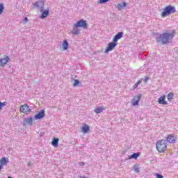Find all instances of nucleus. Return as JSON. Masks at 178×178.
Segmentation results:
<instances>
[{
  "label": "nucleus",
  "mask_w": 178,
  "mask_h": 178,
  "mask_svg": "<svg viewBox=\"0 0 178 178\" xmlns=\"http://www.w3.org/2000/svg\"><path fill=\"white\" fill-rule=\"evenodd\" d=\"M154 36L158 44H161V45H167V44L170 43L175 38V32H165L163 33H155Z\"/></svg>",
  "instance_id": "f257e3e1"
},
{
  "label": "nucleus",
  "mask_w": 178,
  "mask_h": 178,
  "mask_svg": "<svg viewBox=\"0 0 178 178\" xmlns=\"http://www.w3.org/2000/svg\"><path fill=\"white\" fill-rule=\"evenodd\" d=\"M156 149L159 152H165L168 148V142L165 140H160L156 142Z\"/></svg>",
  "instance_id": "f03ea898"
},
{
  "label": "nucleus",
  "mask_w": 178,
  "mask_h": 178,
  "mask_svg": "<svg viewBox=\"0 0 178 178\" xmlns=\"http://www.w3.org/2000/svg\"><path fill=\"white\" fill-rule=\"evenodd\" d=\"M173 13H176V8H175V6H168L163 9L161 16L162 17H166V16L173 15Z\"/></svg>",
  "instance_id": "7ed1b4c3"
},
{
  "label": "nucleus",
  "mask_w": 178,
  "mask_h": 178,
  "mask_svg": "<svg viewBox=\"0 0 178 178\" xmlns=\"http://www.w3.org/2000/svg\"><path fill=\"white\" fill-rule=\"evenodd\" d=\"M75 29H79V27H82V29H88L87 22L84 19H80L75 24H74Z\"/></svg>",
  "instance_id": "20e7f679"
},
{
  "label": "nucleus",
  "mask_w": 178,
  "mask_h": 178,
  "mask_svg": "<svg viewBox=\"0 0 178 178\" xmlns=\"http://www.w3.org/2000/svg\"><path fill=\"white\" fill-rule=\"evenodd\" d=\"M33 9H40V12H42L44 9V2L42 1H38L33 4Z\"/></svg>",
  "instance_id": "39448f33"
},
{
  "label": "nucleus",
  "mask_w": 178,
  "mask_h": 178,
  "mask_svg": "<svg viewBox=\"0 0 178 178\" xmlns=\"http://www.w3.org/2000/svg\"><path fill=\"white\" fill-rule=\"evenodd\" d=\"M118 46V43L116 42H112L108 43L107 48L105 50L106 54L108 52H111V51L113 50Z\"/></svg>",
  "instance_id": "423d86ee"
},
{
  "label": "nucleus",
  "mask_w": 178,
  "mask_h": 178,
  "mask_svg": "<svg viewBox=\"0 0 178 178\" xmlns=\"http://www.w3.org/2000/svg\"><path fill=\"white\" fill-rule=\"evenodd\" d=\"M20 112H22L23 113H25V115H28L29 113L31 112V109H30V107L27 106V104H24L23 106H21L19 108Z\"/></svg>",
  "instance_id": "0eeeda50"
},
{
  "label": "nucleus",
  "mask_w": 178,
  "mask_h": 178,
  "mask_svg": "<svg viewBox=\"0 0 178 178\" xmlns=\"http://www.w3.org/2000/svg\"><path fill=\"white\" fill-rule=\"evenodd\" d=\"M43 118H45V111L41 110L35 115L34 119L35 120H40Z\"/></svg>",
  "instance_id": "6e6552de"
},
{
  "label": "nucleus",
  "mask_w": 178,
  "mask_h": 178,
  "mask_svg": "<svg viewBox=\"0 0 178 178\" xmlns=\"http://www.w3.org/2000/svg\"><path fill=\"white\" fill-rule=\"evenodd\" d=\"M142 96L143 95L141 94H139L134 97L132 100L134 106H137V105H138V102H140V99H141Z\"/></svg>",
  "instance_id": "1a4fd4ad"
},
{
  "label": "nucleus",
  "mask_w": 178,
  "mask_h": 178,
  "mask_svg": "<svg viewBox=\"0 0 178 178\" xmlns=\"http://www.w3.org/2000/svg\"><path fill=\"white\" fill-rule=\"evenodd\" d=\"M123 34H124L123 31L118 32L113 39V42H118V41H119V40L123 37Z\"/></svg>",
  "instance_id": "9d476101"
},
{
  "label": "nucleus",
  "mask_w": 178,
  "mask_h": 178,
  "mask_svg": "<svg viewBox=\"0 0 178 178\" xmlns=\"http://www.w3.org/2000/svg\"><path fill=\"white\" fill-rule=\"evenodd\" d=\"M165 99H166V96H165V95L161 96L158 99V102L161 105H168V102L165 101Z\"/></svg>",
  "instance_id": "9b49d317"
},
{
  "label": "nucleus",
  "mask_w": 178,
  "mask_h": 178,
  "mask_svg": "<svg viewBox=\"0 0 178 178\" xmlns=\"http://www.w3.org/2000/svg\"><path fill=\"white\" fill-rule=\"evenodd\" d=\"M9 62V56H5L4 58L0 59V66H5Z\"/></svg>",
  "instance_id": "f8f14e48"
},
{
  "label": "nucleus",
  "mask_w": 178,
  "mask_h": 178,
  "mask_svg": "<svg viewBox=\"0 0 178 178\" xmlns=\"http://www.w3.org/2000/svg\"><path fill=\"white\" fill-rule=\"evenodd\" d=\"M48 15H49V10H44V8H42V15L40 16V18L45 19Z\"/></svg>",
  "instance_id": "ddd939ff"
},
{
  "label": "nucleus",
  "mask_w": 178,
  "mask_h": 178,
  "mask_svg": "<svg viewBox=\"0 0 178 178\" xmlns=\"http://www.w3.org/2000/svg\"><path fill=\"white\" fill-rule=\"evenodd\" d=\"M166 140L168 143H170L171 144H173V143L176 142V139L175 138V136L173 135H168V137L166 138Z\"/></svg>",
  "instance_id": "4468645a"
},
{
  "label": "nucleus",
  "mask_w": 178,
  "mask_h": 178,
  "mask_svg": "<svg viewBox=\"0 0 178 178\" xmlns=\"http://www.w3.org/2000/svg\"><path fill=\"white\" fill-rule=\"evenodd\" d=\"M26 124H29L30 126L33 124V118H27L24 120V126H26Z\"/></svg>",
  "instance_id": "2eb2a0df"
},
{
  "label": "nucleus",
  "mask_w": 178,
  "mask_h": 178,
  "mask_svg": "<svg viewBox=\"0 0 178 178\" xmlns=\"http://www.w3.org/2000/svg\"><path fill=\"white\" fill-rule=\"evenodd\" d=\"M126 6H127V3L126 2L120 3L117 5L118 10H122L123 8H126Z\"/></svg>",
  "instance_id": "dca6fc26"
},
{
  "label": "nucleus",
  "mask_w": 178,
  "mask_h": 178,
  "mask_svg": "<svg viewBox=\"0 0 178 178\" xmlns=\"http://www.w3.org/2000/svg\"><path fill=\"white\" fill-rule=\"evenodd\" d=\"M51 144H52L53 147H55L56 148V147H58V145L59 144V138H54L53 140L51 142Z\"/></svg>",
  "instance_id": "f3484780"
},
{
  "label": "nucleus",
  "mask_w": 178,
  "mask_h": 178,
  "mask_svg": "<svg viewBox=\"0 0 178 178\" xmlns=\"http://www.w3.org/2000/svg\"><path fill=\"white\" fill-rule=\"evenodd\" d=\"M140 156V152L134 153L132 155L128 157V159H137Z\"/></svg>",
  "instance_id": "a211bd4d"
},
{
  "label": "nucleus",
  "mask_w": 178,
  "mask_h": 178,
  "mask_svg": "<svg viewBox=\"0 0 178 178\" xmlns=\"http://www.w3.org/2000/svg\"><path fill=\"white\" fill-rule=\"evenodd\" d=\"M8 162H9V159L6 157H3L0 160V164L4 165H6V163H8Z\"/></svg>",
  "instance_id": "6ab92c4d"
},
{
  "label": "nucleus",
  "mask_w": 178,
  "mask_h": 178,
  "mask_svg": "<svg viewBox=\"0 0 178 178\" xmlns=\"http://www.w3.org/2000/svg\"><path fill=\"white\" fill-rule=\"evenodd\" d=\"M69 48V42H67V40H63V49L64 51H66Z\"/></svg>",
  "instance_id": "aec40b11"
},
{
  "label": "nucleus",
  "mask_w": 178,
  "mask_h": 178,
  "mask_svg": "<svg viewBox=\"0 0 178 178\" xmlns=\"http://www.w3.org/2000/svg\"><path fill=\"white\" fill-rule=\"evenodd\" d=\"M82 131L83 133H88V131H90V126L85 124L83 127H82Z\"/></svg>",
  "instance_id": "412c9836"
},
{
  "label": "nucleus",
  "mask_w": 178,
  "mask_h": 178,
  "mask_svg": "<svg viewBox=\"0 0 178 178\" xmlns=\"http://www.w3.org/2000/svg\"><path fill=\"white\" fill-rule=\"evenodd\" d=\"M74 28V29H73L72 31V34H73V35H77L80 34V30L77 29V28H75V27Z\"/></svg>",
  "instance_id": "4be33fe9"
},
{
  "label": "nucleus",
  "mask_w": 178,
  "mask_h": 178,
  "mask_svg": "<svg viewBox=\"0 0 178 178\" xmlns=\"http://www.w3.org/2000/svg\"><path fill=\"white\" fill-rule=\"evenodd\" d=\"M174 94L173 92H170L168 94L167 98L170 102H172V99H173Z\"/></svg>",
  "instance_id": "5701e85b"
},
{
  "label": "nucleus",
  "mask_w": 178,
  "mask_h": 178,
  "mask_svg": "<svg viewBox=\"0 0 178 178\" xmlns=\"http://www.w3.org/2000/svg\"><path fill=\"white\" fill-rule=\"evenodd\" d=\"M104 108L102 107H98L95 109V113H102V112H104Z\"/></svg>",
  "instance_id": "b1692460"
},
{
  "label": "nucleus",
  "mask_w": 178,
  "mask_h": 178,
  "mask_svg": "<svg viewBox=\"0 0 178 178\" xmlns=\"http://www.w3.org/2000/svg\"><path fill=\"white\" fill-rule=\"evenodd\" d=\"M141 84V80L138 81L134 86H133V90H136Z\"/></svg>",
  "instance_id": "393cba45"
},
{
  "label": "nucleus",
  "mask_w": 178,
  "mask_h": 178,
  "mask_svg": "<svg viewBox=\"0 0 178 178\" xmlns=\"http://www.w3.org/2000/svg\"><path fill=\"white\" fill-rule=\"evenodd\" d=\"M5 10V7L3 6V3H0V15L3 13V10Z\"/></svg>",
  "instance_id": "a878e982"
},
{
  "label": "nucleus",
  "mask_w": 178,
  "mask_h": 178,
  "mask_svg": "<svg viewBox=\"0 0 178 178\" xmlns=\"http://www.w3.org/2000/svg\"><path fill=\"white\" fill-rule=\"evenodd\" d=\"M134 170L136 173H140V168L136 165H134Z\"/></svg>",
  "instance_id": "bb28decb"
},
{
  "label": "nucleus",
  "mask_w": 178,
  "mask_h": 178,
  "mask_svg": "<svg viewBox=\"0 0 178 178\" xmlns=\"http://www.w3.org/2000/svg\"><path fill=\"white\" fill-rule=\"evenodd\" d=\"M80 84V81L77 79L74 80L73 86L74 87H76V86H79Z\"/></svg>",
  "instance_id": "cd10ccee"
},
{
  "label": "nucleus",
  "mask_w": 178,
  "mask_h": 178,
  "mask_svg": "<svg viewBox=\"0 0 178 178\" xmlns=\"http://www.w3.org/2000/svg\"><path fill=\"white\" fill-rule=\"evenodd\" d=\"M5 105H6V102H0V109H2V107L5 106Z\"/></svg>",
  "instance_id": "c85d7f7f"
},
{
  "label": "nucleus",
  "mask_w": 178,
  "mask_h": 178,
  "mask_svg": "<svg viewBox=\"0 0 178 178\" xmlns=\"http://www.w3.org/2000/svg\"><path fill=\"white\" fill-rule=\"evenodd\" d=\"M106 2H109V0H99V3H106Z\"/></svg>",
  "instance_id": "c756f323"
},
{
  "label": "nucleus",
  "mask_w": 178,
  "mask_h": 178,
  "mask_svg": "<svg viewBox=\"0 0 178 178\" xmlns=\"http://www.w3.org/2000/svg\"><path fill=\"white\" fill-rule=\"evenodd\" d=\"M156 178H163V176L159 173L156 174Z\"/></svg>",
  "instance_id": "7c9ffc66"
},
{
  "label": "nucleus",
  "mask_w": 178,
  "mask_h": 178,
  "mask_svg": "<svg viewBox=\"0 0 178 178\" xmlns=\"http://www.w3.org/2000/svg\"><path fill=\"white\" fill-rule=\"evenodd\" d=\"M3 166H5V165H2L0 163V170H2V169H3Z\"/></svg>",
  "instance_id": "2f4dec72"
},
{
  "label": "nucleus",
  "mask_w": 178,
  "mask_h": 178,
  "mask_svg": "<svg viewBox=\"0 0 178 178\" xmlns=\"http://www.w3.org/2000/svg\"><path fill=\"white\" fill-rule=\"evenodd\" d=\"M24 22H29V18H27V17H26L24 19Z\"/></svg>",
  "instance_id": "473e14b6"
},
{
  "label": "nucleus",
  "mask_w": 178,
  "mask_h": 178,
  "mask_svg": "<svg viewBox=\"0 0 178 178\" xmlns=\"http://www.w3.org/2000/svg\"><path fill=\"white\" fill-rule=\"evenodd\" d=\"M148 79H149V78H145V83H147V81H148Z\"/></svg>",
  "instance_id": "72a5a7b5"
},
{
  "label": "nucleus",
  "mask_w": 178,
  "mask_h": 178,
  "mask_svg": "<svg viewBox=\"0 0 178 178\" xmlns=\"http://www.w3.org/2000/svg\"><path fill=\"white\" fill-rule=\"evenodd\" d=\"M30 165H31V162L28 163V166H30Z\"/></svg>",
  "instance_id": "f704fd0d"
},
{
  "label": "nucleus",
  "mask_w": 178,
  "mask_h": 178,
  "mask_svg": "<svg viewBox=\"0 0 178 178\" xmlns=\"http://www.w3.org/2000/svg\"><path fill=\"white\" fill-rule=\"evenodd\" d=\"M8 178H13V177H8Z\"/></svg>",
  "instance_id": "c9c22d12"
},
{
  "label": "nucleus",
  "mask_w": 178,
  "mask_h": 178,
  "mask_svg": "<svg viewBox=\"0 0 178 178\" xmlns=\"http://www.w3.org/2000/svg\"><path fill=\"white\" fill-rule=\"evenodd\" d=\"M81 165H84V163H81Z\"/></svg>",
  "instance_id": "e433bc0d"
},
{
  "label": "nucleus",
  "mask_w": 178,
  "mask_h": 178,
  "mask_svg": "<svg viewBox=\"0 0 178 178\" xmlns=\"http://www.w3.org/2000/svg\"><path fill=\"white\" fill-rule=\"evenodd\" d=\"M81 165H84V163H81Z\"/></svg>",
  "instance_id": "4c0bfd02"
}]
</instances>
